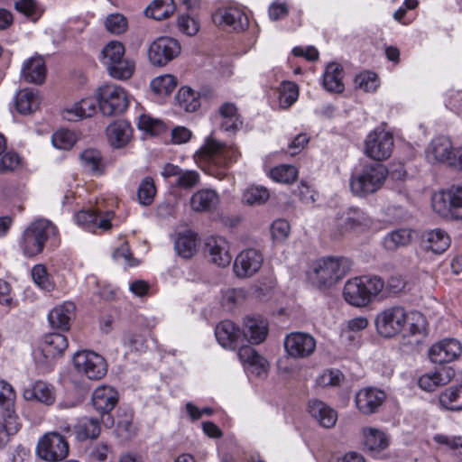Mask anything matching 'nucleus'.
<instances>
[{
    "label": "nucleus",
    "instance_id": "1",
    "mask_svg": "<svg viewBox=\"0 0 462 462\" xmlns=\"http://www.w3.org/2000/svg\"><path fill=\"white\" fill-rule=\"evenodd\" d=\"M57 235V227L51 221L40 219L24 230L20 246L26 256H35L42 252L48 242L56 246Z\"/></svg>",
    "mask_w": 462,
    "mask_h": 462
},
{
    "label": "nucleus",
    "instance_id": "2",
    "mask_svg": "<svg viewBox=\"0 0 462 462\" xmlns=\"http://www.w3.org/2000/svg\"><path fill=\"white\" fill-rule=\"evenodd\" d=\"M387 176L388 170L383 164L380 162L366 163L360 171L351 176L350 189L355 196L366 197L377 192L384 184Z\"/></svg>",
    "mask_w": 462,
    "mask_h": 462
},
{
    "label": "nucleus",
    "instance_id": "3",
    "mask_svg": "<svg viewBox=\"0 0 462 462\" xmlns=\"http://www.w3.org/2000/svg\"><path fill=\"white\" fill-rule=\"evenodd\" d=\"M383 282L378 276H360L347 281L343 296L353 306H366L383 288Z\"/></svg>",
    "mask_w": 462,
    "mask_h": 462
},
{
    "label": "nucleus",
    "instance_id": "4",
    "mask_svg": "<svg viewBox=\"0 0 462 462\" xmlns=\"http://www.w3.org/2000/svg\"><path fill=\"white\" fill-rule=\"evenodd\" d=\"M351 263L346 258L327 257L314 262L309 272L310 279L319 287H329L342 279Z\"/></svg>",
    "mask_w": 462,
    "mask_h": 462
},
{
    "label": "nucleus",
    "instance_id": "5",
    "mask_svg": "<svg viewBox=\"0 0 462 462\" xmlns=\"http://www.w3.org/2000/svg\"><path fill=\"white\" fill-rule=\"evenodd\" d=\"M97 101L101 113L107 116L120 115L128 107L125 89L114 84H107L97 89Z\"/></svg>",
    "mask_w": 462,
    "mask_h": 462
},
{
    "label": "nucleus",
    "instance_id": "6",
    "mask_svg": "<svg viewBox=\"0 0 462 462\" xmlns=\"http://www.w3.org/2000/svg\"><path fill=\"white\" fill-rule=\"evenodd\" d=\"M36 454L42 460L60 462L69 455L68 441L58 432H47L38 440Z\"/></svg>",
    "mask_w": 462,
    "mask_h": 462
},
{
    "label": "nucleus",
    "instance_id": "7",
    "mask_svg": "<svg viewBox=\"0 0 462 462\" xmlns=\"http://www.w3.org/2000/svg\"><path fill=\"white\" fill-rule=\"evenodd\" d=\"M73 363L78 373L89 380H99L107 372L105 358L93 351L77 352L73 356Z\"/></svg>",
    "mask_w": 462,
    "mask_h": 462
},
{
    "label": "nucleus",
    "instance_id": "8",
    "mask_svg": "<svg viewBox=\"0 0 462 462\" xmlns=\"http://www.w3.org/2000/svg\"><path fill=\"white\" fill-rule=\"evenodd\" d=\"M393 145V136L391 133L374 129L365 138V152L374 161H383L391 156Z\"/></svg>",
    "mask_w": 462,
    "mask_h": 462
},
{
    "label": "nucleus",
    "instance_id": "9",
    "mask_svg": "<svg viewBox=\"0 0 462 462\" xmlns=\"http://www.w3.org/2000/svg\"><path fill=\"white\" fill-rule=\"evenodd\" d=\"M407 322V314L402 307L389 308L380 312L375 319L378 333L392 337L400 333Z\"/></svg>",
    "mask_w": 462,
    "mask_h": 462
},
{
    "label": "nucleus",
    "instance_id": "10",
    "mask_svg": "<svg viewBox=\"0 0 462 462\" xmlns=\"http://www.w3.org/2000/svg\"><path fill=\"white\" fill-rule=\"evenodd\" d=\"M180 44L171 37H160L148 49V58L153 66L162 67L180 53Z\"/></svg>",
    "mask_w": 462,
    "mask_h": 462
},
{
    "label": "nucleus",
    "instance_id": "11",
    "mask_svg": "<svg viewBox=\"0 0 462 462\" xmlns=\"http://www.w3.org/2000/svg\"><path fill=\"white\" fill-rule=\"evenodd\" d=\"M284 349L288 356L293 359H303L310 356L316 349V339L305 332H291L283 340Z\"/></svg>",
    "mask_w": 462,
    "mask_h": 462
},
{
    "label": "nucleus",
    "instance_id": "12",
    "mask_svg": "<svg viewBox=\"0 0 462 462\" xmlns=\"http://www.w3.org/2000/svg\"><path fill=\"white\" fill-rule=\"evenodd\" d=\"M263 262V254L254 248L241 251L234 261V273L238 278H248L260 270Z\"/></svg>",
    "mask_w": 462,
    "mask_h": 462
},
{
    "label": "nucleus",
    "instance_id": "13",
    "mask_svg": "<svg viewBox=\"0 0 462 462\" xmlns=\"http://www.w3.org/2000/svg\"><path fill=\"white\" fill-rule=\"evenodd\" d=\"M114 213L112 211L101 212L96 209L81 210L75 216L76 222L82 228L96 233L97 229L103 231L109 230L112 227L111 219Z\"/></svg>",
    "mask_w": 462,
    "mask_h": 462
},
{
    "label": "nucleus",
    "instance_id": "14",
    "mask_svg": "<svg viewBox=\"0 0 462 462\" xmlns=\"http://www.w3.org/2000/svg\"><path fill=\"white\" fill-rule=\"evenodd\" d=\"M202 152L207 158L221 166H227L232 162H236L240 156V153L236 147L226 145L215 139L208 140L206 144L202 147Z\"/></svg>",
    "mask_w": 462,
    "mask_h": 462
},
{
    "label": "nucleus",
    "instance_id": "15",
    "mask_svg": "<svg viewBox=\"0 0 462 462\" xmlns=\"http://www.w3.org/2000/svg\"><path fill=\"white\" fill-rule=\"evenodd\" d=\"M212 18L216 24L226 25L237 32L245 30L249 23L245 12L234 5L217 9Z\"/></svg>",
    "mask_w": 462,
    "mask_h": 462
},
{
    "label": "nucleus",
    "instance_id": "16",
    "mask_svg": "<svg viewBox=\"0 0 462 462\" xmlns=\"http://www.w3.org/2000/svg\"><path fill=\"white\" fill-rule=\"evenodd\" d=\"M462 353V345L454 338H445L434 344L429 350V356L435 364L449 363Z\"/></svg>",
    "mask_w": 462,
    "mask_h": 462
},
{
    "label": "nucleus",
    "instance_id": "17",
    "mask_svg": "<svg viewBox=\"0 0 462 462\" xmlns=\"http://www.w3.org/2000/svg\"><path fill=\"white\" fill-rule=\"evenodd\" d=\"M385 398L386 394L383 391L374 387H365L357 392L355 402L360 412L369 415L377 411Z\"/></svg>",
    "mask_w": 462,
    "mask_h": 462
},
{
    "label": "nucleus",
    "instance_id": "18",
    "mask_svg": "<svg viewBox=\"0 0 462 462\" xmlns=\"http://www.w3.org/2000/svg\"><path fill=\"white\" fill-rule=\"evenodd\" d=\"M208 260L219 267H226L232 260L227 241L222 236H210L205 243Z\"/></svg>",
    "mask_w": 462,
    "mask_h": 462
},
{
    "label": "nucleus",
    "instance_id": "19",
    "mask_svg": "<svg viewBox=\"0 0 462 462\" xmlns=\"http://www.w3.org/2000/svg\"><path fill=\"white\" fill-rule=\"evenodd\" d=\"M453 147L449 138L439 136L434 138L427 148V158L431 162H448L456 166V158L453 154Z\"/></svg>",
    "mask_w": 462,
    "mask_h": 462
},
{
    "label": "nucleus",
    "instance_id": "20",
    "mask_svg": "<svg viewBox=\"0 0 462 462\" xmlns=\"http://www.w3.org/2000/svg\"><path fill=\"white\" fill-rule=\"evenodd\" d=\"M117 402L118 393L111 386H98L92 393L93 407L101 415L108 414L116 406Z\"/></svg>",
    "mask_w": 462,
    "mask_h": 462
},
{
    "label": "nucleus",
    "instance_id": "21",
    "mask_svg": "<svg viewBox=\"0 0 462 462\" xmlns=\"http://www.w3.org/2000/svg\"><path fill=\"white\" fill-rule=\"evenodd\" d=\"M217 342L225 348L235 349L244 344L242 331L230 320L221 321L215 329Z\"/></svg>",
    "mask_w": 462,
    "mask_h": 462
},
{
    "label": "nucleus",
    "instance_id": "22",
    "mask_svg": "<svg viewBox=\"0 0 462 462\" xmlns=\"http://www.w3.org/2000/svg\"><path fill=\"white\" fill-rule=\"evenodd\" d=\"M268 335V324L265 319L247 317L244 320L242 337L244 343L260 344Z\"/></svg>",
    "mask_w": 462,
    "mask_h": 462
},
{
    "label": "nucleus",
    "instance_id": "23",
    "mask_svg": "<svg viewBox=\"0 0 462 462\" xmlns=\"http://www.w3.org/2000/svg\"><path fill=\"white\" fill-rule=\"evenodd\" d=\"M220 202L217 192L212 189H201L192 194L189 199L191 209L199 213L212 212Z\"/></svg>",
    "mask_w": 462,
    "mask_h": 462
},
{
    "label": "nucleus",
    "instance_id": "24",
    "mask_svg": "<svg viewBox=\"0 0 462 462\" xmlns=\"http://www.w3.org/2000/svg\"><path fill=\"white\" fill-rule=\"evenodd\" d=\"M23 398L27 401H36L47 406L55 402V388L44 381H36L23 390Z\"/></svg>",
    "mask_w": 462,
    "mask_h": 462
},
{
    "label": "nucleus",
    "instance_id": "25",
    "mask_svg": "<svg viewBox=\"0 0 462 462\" xmlns=\"http://www.w3.org/2000/svg\"><path fill=\"white\" fill-rule=\"evenodd\" d=\"M455 375L450 367H440L433 373L422 374L419 378V386L427 391L433 392L437 387L447 384Z\"/></svg>",
    "mask_w": 462,
    "mask_h": 462
},
{
    "label": "nucleus",
    "instance_id": "26",
    "mask_svg": "<svg viewBox=\"0 0 462 462\" xmlns=\"http://www.w3.org/2000/svg\"><path fill=\"white\" fill-rule=\"evenodd\" d=\"M106 132L110 144L113 147L121 148L130 141L133 130L128 122L117 120L111 123Z\"/></svg>",
    "mask_w": 462,
    "mask_h": 462
},
{
    "label": "nucleus",
    "instance_id": "27",
    "mask_svg": "<svg viewBox=\"0 0 462 462\" xmlns=\"http://www.w3.org/2000/svg\"><path fill=\"white\" fill-rule=\"evenodd\" d=\"M75 304L71 301L56 306L48 315V319L52 328L61 330L69 328V322L74 317Z\"/></svg>",
    "mask_w": 462,
    "mask_h": 462
},
{
    "label": "nucleus",
    "instance_id": "28",
    "mask_svg": "<svg viewBox=\"0 0 462 462\" xmlns=\"http://www.w3.org/2000/svg\"><path fill=\"white\" fill-rule=\"evenodd\" d=\"M46 76L45 62L42 56L28 59L22 68V78L28 83L41 84Z\"/></svg>",
    "mask_w": 462,
    "mask_h": 462
},
{
    "label": "nucleus",
    "instance_id": "29",
    "mask_svg": "<svg viewBox=\"0 0 462 462\" xmlns=\"http://www.w3.org/2000/svg\"><path fill=\"white\" fill-rule=\"evenodd\" d=\"M309 411L324 428H331L337 422V411L319 400L315 399L309 402Z\"/></svg>",
    "mask_w": 462,
    "mask_h": 462
},
{
    "label": "nucleus",
    "instance_id": "30",
    "mask_svg": "<svg viewBox=\"0 0 462 462\" xmlns=\"http://www.w3.org/2000/svg\"><path fill=\"white\" fill-rule=\"evenodd\" d=\"M97 111V102L94 98H83L76 102L70 107L62 111V117L68 121L77 122L79 120L91 117Z\"/></svg>",
    "mask_w": 462,
    "mask_h": 462
},
{
    "label": "nucleus",
    "instance_id": "31",
    "mask_svg": "<svg viewBox=\"0 0 462 462\" xmlns=\"http://www.w3.org/2000/svg\"><path fill=\"white\" fill-rule=\"evenodd\" d=\"M41 97L39 92L33 88H23L15 97V106L17 111L23 115L32 114L40 106Z\"/></svg>",
    "mask_w": 462,
    "mask_h": 462
},
{
    "label": "nucleus",
    "instance_id": "32",
    "mask_svg": "<svg viewBox=\"0 0 462 462\" xmlns=\"http://www.w3.org/2000/svg\"><path fill=\"white\" fill-rule=\"evenodd\" d=\"M198 241L196 233L190 230L180 232L175 239L174 249L182 258H191L197 252Z\"/></svg>",
    "mask_w": 462,
    "mask_h": 462
},
{
    "label": "nucleus",
    "instance_id": "33",
    "mask_svg": "<svg viewBox=\"0 0 462 462\" xmlns=\"http://www.w3.org/2000/svg\"><path fill=\"white\" fill-rule=\"evenodd\" d=\"M238 349V358L244 365H248L254 368L256 373L260 374L265 372L268 366L267 360L258 354V352L248 345L240 344Z\"/></svg>",
    "mask_w": 462,
    "mask_h": 462
},
{
    "label": "nucleus",
    "instance_id": "34",
    "mask_svg": "<svg viewBox=\"0 0 462 462\" xmlns=\"http://www.w3.org/2000/svg\"><path fill=\"white\" fill-rule=\"evenodd\" d=\"M343 69L336 62L329 63L323 75V87L329 92L341 93L345 87L343 84Z\"/></svg>",
    "mask_w": 462,
    "mask_h": 462
},
{
    "label": "nucleus",
    "instance_id": "35",
    "mask_svg": "<svg viewBox=\"0 0 462 462\" xmlns=\"http://www.w3.org/2000/svg\"><path fill=\"white\" fill-rule=\"evenodd\" d=\"M340 221V225H343L345 230L368 226L371 224V218L358 208H349L343 213Z\"/></svg>",
    "mask_w": 462,
    "mask_h": 462
},
{
    "label": "nucleus",
    "instance_id": "36",
    "mask_svg": "<svg viewBox=\"0 0 462 462\" xmlns=\"http://www.w3.org/2000/svg\"><path fill=\"white\" fill-rule=\"evenodd\" d=\"M173 0H153L145 9L147 17L162 21L170 17L175 11Z\"/></svg>",
    "mask_w": 462,
    "mask_h": 462
},
{
    "label": "nucleus",
    "instance_id": "37",
    "mask_svg": "<svg viewBox=\"0 0 462 462\" xmlns=\"http://www.w3.org/2000/svg\"><path fill=\"white\" fill-rule=\"evenodd\" d=\"M80 161L83 167L93 175L103 174L105 164L100 152L96 149H87L80 153Z\"/></svg>",
    "mask_w": 462,
    "mask_h": 462
},
{
    "label": "nucleus",
    "instance_id": "38",
    "mask_svg": "<svg viewBox=\"0 0 462 462\" xmlns=\"http://www.w3.org/2000/svg\"><path fill=\"white\" fill-rule=\"evenodd\" d=\"M449 245L450 238L445 231L435 229L427 233L425 247L434 254H440L444 253Z\"/></svg>",
    "mask_w": 462,
    "mask_h": 462
},
{
    "label": "nucleus",
    "instance_id": "39",
    "mask_svg": "<svg viewBox=\"0 0 462 462\" xmlns=\"http://www.w3.org/2000/svg\"><path fill=\"white\" fill-rule=\"evenodd\" d=\"M67 347L68 339L60 333H51L46 335L42 346L44 353L52 355L56 357L60 356Z\"/></svg>",
    "mask_w": 462,
    "mask_h": 462
},
{
    "label": "nucleus",
    "instance_id": "40",
    "mask_svg": "<svg viewBox=\"0 0 462 462\" xmlns=\"http://www.w3.org/2000/svg\"><path fill=\"white\" fill-rule=\"evenodd\" d=\"M176 101L186 112H194L200 106L199 94L189 87H182L178 91Z\"/></svg>",
    "mask_w": 462,
    "mask_h": 462
},
{
    "label": "nucleus",
    "instance_id": "41",
    "mask_svg": "<svg viewBox=\"0 0 462 462\" xmlns=\"http://www.w3.org/2000/svg\"><path fill=\"white\" fill-rule=\"evenodd\" d=\"M411 239V231L407 228L394 230L388 234L383 241V247L388 251H394L400 246L407 245Z\"/></svg>",
    "mask_w": 462,
    "mask_h": 462
},
{
    "label": "nucleus",
    "instance_id": "42",
    "mask_svg": "<svg viewBox=\"0 0 462 462\" xmlns=\"http://www.w3.org/2000/svg\"><path fill=\"white\" fill-rule=\"evenodd\" d=\"M432 208L439 215L447 217L452 211V187L447 190L436 192L431 199Z\"/></svg>",
    "mask_w": 462,
    "mask_h": 462
},
{
    "label": "nucleus",
    "instance_id": "43",
    "mask_svg": "<svg viewBox=\"0 0 462 462\" xmlns=\"http://www.w3.org/2000/svg\"><path fill=\"white\" fill-rule=\"evenodd\" d=\"M13 411H5L4 417L5 421L1 424L0 430V447H4L9 440V437L16 434L20 428L21 423L19 422L18 417Z\"/></svg>",
    "mask_w": 462,
    "mask_h": 462
},
{
    "label": "nucleus",
    "instance_id": "44",
    "mask_svg": "<svg viewBox=\"0 0 462 462\" xmlns=\"http://www.w3.org/2000/svg\"><path fill=\"white\" fill-rule=\"evenodd\" d=\"M364 444L371 452H379L388 447L389 441L384 432L376 429H368L365 431Z\"/></svg>",
    "mask_w": 462,
    "mask_h": 462
},
{
    "label": "nucleus",
    "instance_id": "45",
    "mask_svg": "<svg viewBox=\"0 0 462 462\" xmlns=\"http://www.w3.org/2000/svg\"><path fill=\"white\" fill-rule=\"evenodd\" d=\"M134 62L128 59H121L116 62H113L109 67H107L108 74L116 79H128L132 77L134 71Z\"/></svg>",
    "mask_w": 462,
    "mask_h": 462
},
{
    "label": "nucleus",
    "instance_id": "46",
    "mask_svg": "<svg viewBox=\"0 0 462 462\" xmlns=\"http://www.w3.org/2000/svg\"><path fill=\"white\" fill-rule=\"evenodd\" d=\"M101 431L100 421L97 418L85 417L77 426V433L79 439H96Z\"/></svg>",
    "mask_w": 462,
    "mask_h": 462
},
{
    "label": "nucleus",
    "instance_id": "47",
    "mask_svg": "<svg viewBox=\"0 0 462 462\" xmlns=\"http://www.w3.org/2000/svg\"><path fill=\"white\" fill-rule=\"evenodd\" d=\"M299 97L298 86L291 81H283L279 88L280 106L283 108L291 106Z\"/></svg>",
    "mask_w": 462,
    "mask_h": 462
},
{
    "label": "nucleus",
    "instance_id": "48",
    "mask_svg": "<svg viewBox=\"0 0 462 462\" xmlns=\"http://www.w3.org/2000/svg\"><path fill=\"white\" fill-rule=\"evenodd\" d=\"M32 278L34 283L46 291H51L54 287V282L49 274L45 265L36 264L32 268L31 271Z\"/></svg>",
    "mask_w": 462,
    "mask_h": 462
},
{
    "label": "nucleus",
    "instance_id": "49",
    "mask_svg": "<svg viewBox=\"0 0 462 462\" xmlns=\"http://www.w3.org/2000/svg\"><path fill=\"white\" fill-rule=\"evenodd\" d=\"M103 63L109 67L113 62L124 59L125 46L122 42L117 41H111L102 50Z\"/></svg>",
    "mask_w": 462,
    "mask_h": 462
},
{
    "label": "nucleus",
    "instance_id": "50",
    "mask_svg": "<svg viewBox=\"0 0 462 462\" xmlns=\"http://www.w3.org/2000/svg\"><path fill=\"white\" fill-rule=\"evenodd\" d=\"M297 169L290 164H282L270 171V177L276 182L291 183L297 178Z\"/></svg>",
    "mask_w": 462,
    "mask_h": 462
},
{
    "label": "nucleus",
    "instance_id": "51",
    "mask_svg": "<svg viewBox=\"0 0 462 462\" xmlns=\"http://www.w3.org/2000/svg\"><path fill=\"white\" fill-rule=\"evenodd\" d=\"M270 197L269 190L263 186H252L243 193V201L247 205H261Z\"/></svg>",
    "mask_w": 462,
    "mask_h": 462
},
{
    "label": "nucleus",
    "instance_id": "52",
    "mask_svg": "<svg viewBox=\"0 0 462 462\" xmlns=\"http://www.w3.org/2000/svg\"><path fill=\"white\" fill-rule=\"evenodd\" d=\"M177 86L174 76L166 74L153 79L151 82L152 90L158 95H169Z\"/></svg>",
    "mask_w": 462,
    "mask_h": 462
},
{
    "label": "nucleus",
    "instance_id": "53",
    "mask_svg": "<svg viewBox=\"0 0 462 462\" xmlns=\"http://www.w3.org/2000/svg\"><path fill=\"white\" fill-rule=\"evenodd\" d=\"M88 457L89 462H112L111 448L105 443H97L88 448Z\"/></svg>",
    "mask_w": 462,
    "mask_h": 462
},
{
    "label": "nucleus",
    "instance_id": "54",
    "mask_svg": "<svg viewBox=\"0 0 462 462\" xmlns=\"http://www.w3.org/2000/svg\"><path fill=\"white\" fill-rule=\"evenodd\" d=\"M128 27V22L125 15L119 13L110 14L105 20V28L112 34L124 33Z\"/></svg>",
    "mask_w": 462,
    "mask_h": 462
},
{
    "label": "nucleus",
    "instance_id": "55",
    "mask_svg": "<svg viewBox=\"0 0 462 462\" xmlns=\"http://www.w3.org/2000/svg\"><path fill=\"white\" fill-rule=\"evenodd\" d=\"M156 193L153 180L150 177L144 178L137 190L138 200L142 205L149 206L152 203Z\"/></svg>",
    "mask_w": 462,
    "mask_h": 462
},
{
    "label": "nucleus",
    "instance_id": "56",
    "mask_svg": "<svg viewBox=\"0 0 462 462\" xmlns=\"http://www.w3.org/2000/svg\"><path fill=\"white\" fill-rule=\"evenodd\" d=\"M200 182V175L197 171L183 170L175 181V187L181 189H191Z\"/></svg>",
    "mask_w": 462,
    "mask_h": 462
},
{
    "label": "nucleus",
    "instance_id": "57",
    "mask_svg": "<svg viewBox=\"0 0 462 462\" xmlns=\"http://www.w3.org/2000/svg\"><path fill=\"white\" fill-rule=\"evenodd\" d=\"M15 393L13 387L0 380V407L5 411H13L14 408Z\"/></svg>",
    "mask_w": 462,
    "mask_h": 462
},
{
    "label": "nucleus",
    "instance_id": "58",
    "mask_svg": "<svg viewBox=\"0 0 462 462\" xmlns=\"http://www.w3.org/2000/svg\"><path fill=\"white\" fill-rule=\"evenodd\" d=\"M51 142L57 149L69 150L76 143V136L72 132L61 129L53 134Z\"/></svg>",
    "mask_w": 462,
    "mask_h": 462
},
{
    "label": "nucleus",
    "instance_id": "59",
    "mask_svg": "<svg viewBox=\"0 0 462 462\" xmlns=\"http://www.w3.org/2000/svg\"><path fill=\"white\" fill-rule=\"evenodd\" d=\"M179 30L189 36L195 35L199 30V22L189 14H180L177 20Z\"/></svg>",
    "mask_w": 462,
    "mask_h": 462
},
{
    "label": "nucleus",
    "instance_id": "60",
    "mask_svg": "<svg viewBox=\"0 0 462 462\" xmlns=\"http://www.w3.org/2000/svg\"><path fill=\"white\" fill-rule=\"evenodd\" d=\"M138 128L152 134H158L164 129V125L161 120L142 115L138 120Z\"/></svg>",
    "mask_w": 462,
    "mask_h": 462
},
{
    "label": "nucleus",
    "instance_id": "61",
    "mask_svg": "<svg viewBox=\"0 0 462 462\" xmlns=\"http://www.w3.org/2000/svg\"><path fill=\"white\" fill-rule=\"evenodd\" d=\"M409 321V332L411 335H424L426 333V320L420 312H413L407 315Z\"/></svg>",
    "mask_w": 462,
    "mask_h": 462
},
{
    "label": "nucleus",
    "instance_id": "62",
    "mask_svg": "<svg viewBox=\"0 0 462 462\" xmlns=\"http://www.w3.org/2000/svg\"><path fill=\"white\" fill-rule=\"evenodd\" d=\"M33 357L38 368L42 373H48L52 370L56 356L44 353L43 348H40L34 352Z\"/></svg>",
    "mask_w": 462,
    "mask_h": 462
},
{
    "label": "nucleus",
    "instance_id": "63",
    "mask_svg": "<svg viewBox=\"0 0 462 462\" xmlns=\"http://www.w3.org/2000/svg\"><path fill=\"white\" fill-rule=\"evenodd\" d=\"M291 226L284 219L275 220L271 226L272 236L276 242L284 241L290 235Z\"/></svg>",
    "mask_w": 462,
    "mask_h": 462
},
{
    "label": "nucleus",
    "instance_id": "64",
    "mask_svg": "<svg viewBox=\"0 0 462 462\" xmlns=\"http://www.w3.org/2000/svg\"><path fill=\"white\" fill-rule=\"evenodd\" d=\"M451 216L462 219V186H452Z\"/></svg>",
    "mask_w": 462,
    "mask_h": 462
}]
</instances>
